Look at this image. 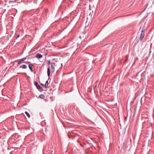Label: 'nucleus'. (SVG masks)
Listing matches in <instances>:
<instances>
[{
	"label": "nucleus",
	"mask_w": 154,
	"mask_h": 154,
	"mask_svg": "<svg viewBox=\"0 0 154 154\" xmlns=\"http://www.w3.org/2000/svg\"><path fill=\"white\" fill-rule=\"evenodd\" d=\"M48 80L46 81L45 84V88H48Z\"/></svg>",
	"instance_id": "nucleus-9"
},
{
	"label": "nucleus",
	"mask_w": 154,
	"mask_h": 154,
	"mask_svg": "<svg viewBox=\"0 0 154 154\" xmlns=\"http://www.w3.org/2000/svg\"><path fill=\"white\" fill-rule=\"evenodd\" d=\"M39 97L42 99H43L45 97V96L43 94H41L39 95Z\"/></svg>",
	"instance_id": "nucleus-10"
},
{
	"label": "nucleus",
	"mask_w": 154,
	"mask_h": 154,
	"mask_svg": "<svg viewBox=\"0 0 154 154\" xmlns=\"http://www.w3.org/2000/svg\"><path fill=\"white\" fill-rule=\"evenodd\" d=\"M145 29H144L143 27L141 30V32L140 35V40L141 41L144 36V34L145 33Z\"/></svg>",
	"instance_id": "nucleus-1"
},
{
	"label": "nucleus",
	"mask_w": 154,
	"mask_h": 154,
	"mask_svg": "<svg viewBox=\"0 0 154 154\" xmlns=\"http://www.w3.org/2000/svg\"><path fill=\"white\" fill-rule=\"evenodd\" d=\"M19 36H20V35L19 34L18 35H17V37H16V39H17Z\"/></svg>",
	"instance_id": "nucleus-12"
},
{
	"label": "nucleus",
	"mask_w": 154,
	"mask_h": 154,
	"mask_svg": "<svg viewBox=\"0 0 154 154\" xmlns=\"http://www.w3.org/2000/svg\"><path fill=\"white\" fill-rule=\"evenodd\" d=\"M20 68L23 69H25L27 68V66L26 65L23 64L20 66Z\"/></svg>",
	"instance_id": "nucleus-7"
},
{
	"label": "nucleus",
	"mask_w": 154,
	"mask_h": 154,
	"mask_svg": "<svg viewBox=\"0 0 154 154\" xmlns=\"http://www.w3.org/2000/svg\"><path fill=\"white\" fill-rule=\"evenodd\" d=\"M35 57L38 59H40L42 57V55L40 54H37Z\"/></svg>",
	"instance_id": "nucleus-6"
},
{
	"label": "nucleus",
	"mask_w": 154,
	"mask_h": 154,
	"mask_svg": "<svg viewBox=\"0 0 154 154\" xmlns=\"http://www.w3.org/2000/svg\"><path fill=\"white\" fill-rule=\"evenodd\" d=\"M41 85H42V86L43 87H45V85H44V84H41Z\"/></svg>",
	"instance_id": "nucleus-13"
},
{
	"label": "nucleus",
	"mask_w": 154,
	"mask_h": 154,
	"mask_svg": "<svg viewBox=\"0 0 154 154\" xmlns=\"http://www.w3.org/2000/svg\"><path fill=\"white\" fill-rule=\"evenodd\" d=\"M26 57L23 58L21 59H20L18 62L17 64L18 65L20 64L21 63H24L23 61L26 59Z\"/></svg>",
	"instance_id": "nucleus-4"
},
{
	"label": "nucleus",
	"mask_w": 154,
	"mask_h": 154,
	"mask_svg": "<svg viewBox=\"0 0 154 154\" xmlns=\"http://www.w3.org/2000/svg\"><path fill=\"white\" fill-rule=\"evenodd\" d=\"M34 85L36 86V88L39 90V91H42V88L41 86L38 84V83L37 82H35Z\"/></svg>",
	"instance_id": "nucleus-2"
},
{
	"label": "nucleus",
	"mask_w": 154,
	"mask_h": 154,
	"mask_svg": "<svg viewBox=\"0 0 154 154\" xmlns=\"http://www.w3.org/2000/svg\"><path fill=\"white\" fill-rule=\"evenodd\" d=\"M28 66L31 71L32 72H33V71L32 68L33 64H30Z\"/></svg>",
	"instance_id": "nucleus-5"
},
{
	"label": "nucleus",
	"mask_w": 154,
	"mask_h": 154,
	"mask_svg": "<svg viewBox=\"0 0 154 154\" xmlns=\"http://www.w3.org/2000/svg\"><path fill=\"white\" fill-rule=\"evenodd\" d=\"M48 64H50V61H48Z\"/></svg>",
	"instance_id": "nucleus-14"
},
{
	"label": "nucleus",
	"mask_w": 154,
	"mask_h": 154,
	"mask_svg": "<svg viewBox=\"0 0 154 154\" xmlns=\"http://www.w3.org/2000/svg\"><path fill=\"white\" fill-rule=\"evenodd\" d=\"M55 64L54 63L52 62L51 63V71L52 72H54L55 71Z\"/></svg>",
	"instance_id": "nucleus-3"
},
{
	"label": "nucleus",
	"mask_w": 154,
	"mask_h": 154,
	"mask_svg": "<svg viewBox=\"0 0 154 154\" xmlns=\"http://www.w3.org/2000/svg\"><path fill=\"white\" fill-rule=\"evenodd\" d=\"M25 113L29 118L30 117V115L28 112H25Z\"/></svg>",
	"instance_id": "nucleus-11"
},
{
	"label": "nucleus",
	"mask_w": 154,
	"mask_h": 154,
	"mask_svg": "<svg viewBox=\"0 0 154 154\" xmlns=\"http://www.w3.org/2000/svg\"><path fill=\"white\" fill-rule=\"evenodd\" d=\"M50 67L49 66L47 69V74L48 76H49L50 75Z\"/></svg>",
	"instance_id": "nucleus-8"
}]
</instances>
